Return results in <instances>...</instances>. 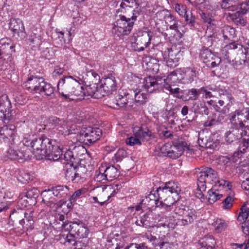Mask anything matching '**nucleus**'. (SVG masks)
Masks as SVG:
<instances>
[{"label":"nucleus","mask_w":249,"mask_h":249,"mask_svg":"<svg viewBox=\"0 0 249 249\" xmlns=\"http://www.w3.org/2000/svg\"><path fill=\"white\" fill-rule=\"evenodd\" d=\"M207 103L209 105L213 106L216 111L220 112L222 114H226L229 112V107H228L227 106H224V107L221 109L220 107L216 105L215 102L213 100L208 101Z\"/></svg>","instance_id":"864d4df0"},{"label":"nucleus","mask_w":249,"mask_h":249,"mask_svg":"<svg viewBox=\"0 0 249 249\" xmlns=\"http://www.w3.org/2000/svg\"><path fill=\"white\" fill-rule=\"evenodd\" d=\"M62 236L63 237L64 241H62V239L60 238V242L64 244L67 243L68 245H72L75 247L74 249H83L84 247L87 246L89 240L87 239H82L80 240L75 241L72 235H67L66 237L63 235Z\"/></svg>","instance_id":"aec40b11"},{"label":"nucleus","mask_w":249,"mask_h":249,"mask_svg":"<svg viewBox=\"0 0 249 249\" xmlns=\"http://www.w3.org/2000/svg\"><path fill=\"white\" fill-rule=\"evenodd\" d=\"M181 76H182V73L181 71H179V70L172 72L167 76L166 79H163L164 80V87L167 86V84L172 85L177 83H181Z\"/></svg>","instance_id":"393cba45"},{"label":"nucleus","mask_w":249,"mask_h":249,"mask_svg":"<svg viewBox=\"0 0 249 249\" xmlns=\"http://www.w3.org/2000/svg\"><path fill=\"white\" fill-rule=\"evenodd\" d=\"M206 189V185L204 183L197 182V188L195 192L196 196L202 200V199H204V195L203 192L205 191Z\"/></svg>","instance_id":"603ef678"},{"label":"nucleus","mask_w":249,"mask_h":249,"mask_svg":"<svg viewBox=\"0 0 249 249\" xmlns=\"http://www.w3.org/2000/svg\"><path fill=\"white\" fill-rule=\"evenodd\" d=\"M156 150L160 152L161 156L173 159L179 158L184 151L189 154L194 153L192 146L182 139L174 141L173 144L167 142L161 146L159 145L156 147Z\"/></svg>","instance_id":"20e7f679"},{"label":"nucleus","mask_w":249,"mask_h":249,"mask_svg":"<svg viewBox=\"0 0 249 249\" xmlns=\"http://www.w3.org/2000/svg\"><path fill=\"white\" fill-rule=\"evenodd\" d=\"M77 221L71 222H64L63 224L62 225V229L63 230L68 231L69 233H70V234H67L66 235L65 234H61L60 235V238L62 239V241H64L63 237V235H64L65 237H66L67 235H72V230H73V225L76 224Z\"/></svg>","instance_id":"a18cd8bd"},{"label":"nucleus","mask_w":249,"mask_h":249,"mask_svg":"<svg viewBox=\"0 0 249 249\" xmlns=\"http://www.w3.org/2000/svg\"><path fill=\"white\" fill-rule=\"evenodd\" d=\"M6 156L11 160H28L32 158V153L30 148L25 145L23 142L18 146L10 147L6 152Z\"/></svg>","instance_id":"9d476101"},{"label":"nucleus","mask_w":249,"mask_h":249,"mask_svg":"<svg viewBox=\"0 0 249 249\" xmlns=\"http://www.w3.org/2000/svg\"><path fill=\"white\" fill-rule=\"evenodd\" d=\"M249 215V208L246 205L243 206L240 209V212L237 217V220L240 223L247 221Z\"/></svg>","instance_id":"37998d69"},{"label":"nucleus","mask_w":249,"mask_h":249,"mask_svg":"<svg viewBox=\"0 0 249 249\" xmlns=\"http://www.w3.org/2000/svg\"><path fill=\"white\" fill-rule=\"evenodd\" d=\"M123 248V244L116 239L109 242L107 245V249H121Z\"/></svg>","instance_id":"4d7b16f0"},{"label":"nucleus","mask_w":249,"mask_h":249,"mask_svg":"<svg viewBox=\"0 0 249 249\" xmlns=\"http://www.w3.org/2000/svg\"><path fill=\"white\" fill-rule=\"evenodd\" d=\"M46 151V156L44 158H47L51 160L57 161L60 160V161H62V148L60 146L53 145L52 144L51 142Z\"/></svg>","instance_id":"f3484780"},{"label":"nucleus","mask_w":249,"mask_h":249,"mask_svg":"<svg viewBox=\"0 0 249 249\" xmlns=\"http://www.w3.org/2000/svg\"><path fill=\"white\" fill-rule=\"evenodd\" d=\"M153 246L157 249H161L165 242L160 238H157L156 237L151 242Z\"/></svg>","instance_id":"338daca9"},{"label":"nucleus","mask_w":249,"mask_h":249,"mask_svg":"<svg viewBox=\"0 0 249 249\" xmlns=\"http://www.w3.org/2000/svg\"><path fill=\"white\" fill-rule=\"evenodd\" d=\"M182 56V53L175 46L167 48L163 53V58L167 66L170 68L178 66Z\"/></svg>","instance_id":"f8f14e48"},{"label":"nucleus","mask_w":249,"mask_h":249,"mask_svg":"<svg viewBox=\"0 0 249 249\" xmlns=\"http://www.w3.org/2000/svg\"><path fill=\"white\" fill-rule=\"evenodd\" d=\"M156 16L160 20H164L167 27H169L170 30L174 31V33H171V37L176 38L181 37V34L178 30V21L168 10H163L159 11L156 13ZM166 31L169 32L168 28Z\"/></svg>","instance_id":"1a4fd4ad"},{"label":"nucleus","mask_w":249,"mask_h":249,"mask_svg":"<svg viewBox=\"0 0 249 249\" xmlns=\"http://www.w3.org/2000/svg\"><path fill=\"white\" fill-rule=\"evenodd\" d=\"M221 61V58L214 54V57L212 59H210V62H207L206 65L208 67L213 68L217 66Z\"/></svg>","instance_id":"13d9d810"},{"label":"nucleus","mask_w":249,"mask_h":249,"mask_svg":"<svg viewBox=\"0 0 249 249\" xmlns=\"http://www.w3.org/2000/svg\"><path fill=\"white\" fill-rule=\"evenodd\" d=\"M214 54L210 50L206 49L202 51L200 53L201 58L203 62L206 64L207 62H210V59L214 57Z\"/></svg>","instance_id":"8fccbe9b"},{"label":"nucleus","mask_w":249,"mask_h":249,"mask_svg":"<svg viewBox=\"0 0 249 249\" xmlns=\"http://www.w3.org/2000/svg\"><path fill=\"white\" fill-rule=\"evenodd\" d=\"M75 159L73 152L68 150L65 153L62 155V161H61L64 164H73Z\"/></svg>","instance_id":"c03bdc74"},{"label":"nucleus","mask_w":249,"mask_h":249,"mask_svg":"<svg viewBox=\"0 0 249 249\" xmlns=\"http://www.w3.org/2000/svg\"><path fill=\"white\" fill-rule=\"evenodd\" d=\"M194 109L196 113L201 114L208 115L209 110L206 105L204 100H199L194 104Z\"/></svg>","instance_id":"c9c22d12"},{"label":"nucleus","mask_w":249,"mask_h":249,"mask_svg":"<svg viewBox=\"0 0 249 249\" xmlns=\"http://www.w3.org/2000/svg\"><path fill=\"white\" fill-rule=\"evenodd\" d=\"M246 112V110L238 109L229 115V120L232 129L238 132H241L246 127L244 123L246 122L244 115Z\"/></svg>","instance_id":"ddd939ff"},{"label":"nucleus","mask_w":249,"mask_h":249,"mask_svg":"<svg viewBox=\"0 0 249 249\" xmlns=\"http://www.w3.org/2000/svg\"><path fill=\"white\" fill-rule=\"evenodd\" d=\"M214 188L211 189L208 192L207 201L210 204H213L223 196L219 191L216 190Z\"/></svg>","instance_id":"f704fd0d"},{"label":"nucleus","mask_w":249,"mask_h":249,"mask_svg":"<svg viewBox=\"0 0 249 249\" xmlns=\"http://www.w3.org/2000/svg\"><path fill=\"white\" fill-rule=\"evenodd\" d=\"M143 66L145 69L152 72L153 73H157L159 70V64L158 61L154 58L147 57L143 61Z\"/></svg>","instance_id":"b1692460"},{"label":"nucleus","mask_w":249,"mask_h":249,"mask_svg":"<svg viewBox=\"0 0 249 249\" xmlns=\"http://www.w3.org/2000/svg\"><path fill=\"white\" fill-rule=\"evenodd\" d=\"M68 192V188L66 186L58 185L55 187L53 188L52 190L48 191L45 190L42 192V195L46 196L45 194L50 193L53 194L54 196L58 197H63L64 195H66Z\"/></svg>","instance_id":"c85d7f7f"},{"label":"nucleus","mask_w":249,"mask_h":249,"mask_svg":"<svg viewBox=\"0 0 249 249\" xmlns=\"http://www.w3.org/2000/svg\"><path fill=\"white\" fill-rule=\"evenodd\" d=\"M213 225L217 232H220L227 228L226 222L221 219H217L213 222Z\"/></svg>","instance_id":"de8ad7c7"},{"label":"nucleus","mask_w":249,"mask_h":249,"mask_svg":"<svg viewBox=\"0 0 249 249\" xmlns=\"http://www.w3.org/2000/svg\"><path fill=\"white\" fill-rule=\"evenodd\" d=\"M127 103V95L125 94H118L116 96L115 102L110 107L116 108L117 107H125Z\"/></svg>","instance_id":"e433bc0d"},{"label":"nucleus","mask_w":249,"mask_h":249,"mask_svg":"<svg viewBox=\"0 0 249 249\" xmlns=\"http://www.w3.org/2000/svg\"><path fill=\"white\" fill-rule=\"evenodd\" d=\"M77 168L71 167L67 170L65 172V177L67 180L69 181H72L73 176L75 175V172Z\"/></svg>","instance_id":"e2e57ef3"},{"label":"nucleus","mask_w":249,"mask_h":249,"mask_svg":"<svg viewBox=\"0 0 249 249\" xmlns=\"http://www.w3.org/2000/svg\"><path fill=\"white\" fill-rule=\"evenodd\" d=\"M100 170H101V166L99 167L98 170H97L95 172L94 177L95 180L98 182L102 181L104 180H108L106 173H104V172L103 173L101 172V171H100Z\"/></svg>","instance_id":"052dcab7"},{"label":"nucleus","mask_w":249,"mask_h":249,"mask_svg":"<svg viewBox=\"0 0 249 249\" xmlns=\"http://www.w3.org/2000/svg\"><path fill=\"white\" fill-rule=\"evenodd\" d=\"M222 33L224 39L230 40L236 36L235 29L230 26H224L222 30Z\"/></svg>","instance_id":"a19ab883"},{"label":"nucleus","mask_w":249,"mask_h":249,"mask_svg":"<svg viewBox=\"0 0 249 249\" xmlns=\"http://www.w3.org/2000/svg\"><path fill=\"white\" fill-rule=\"evenodd\" d=\"M197 181L202 183L214 184V187H221L225 189L231 190L232 187L230 182L225 179H220L217 176V173L210 167H205L199 173Z\"/></svg>","instance_id":"423d86ee"},{"label":"nucleus","mask_w":249,"mask_h":249,"mask_svg":"<svg viewBox=\"0 0 249 249\" xmlns=\"http://www.w3.org/2000/svg\"><path fill=\"white\" fill-rule=\"evenodd\" d=\"M142 80V87L149 93L161 89L164 86V80L160 77L148 76Z\"/></svg>","instance_id":"2eb2a0df"},{"label":"nucleus","mask_w":249,"mask_h":249,"mask_svg":"<svg viewBox=\"0 0 249 249\" xmlns=\"http://www.w3.org/2000/svg\"><path fill=\"white\" fill-rule=\"evenodd\" d=\"M82 70L74 71L73 76L65 77L61 79L57 84V89L60 94L65 99L69 98L71 95L77 97V99H84L86 95L84 89V83H86V77L80 71Z\"/></svg>","instance_id":"f257e3e1"},{"label":"nucleus","mask_w":249,"mask_h":249,"mask_svg":"<svg viewBox=\"0 0 249 249\" xmlns=\"http://www.w3.org/2000/svg\"><path fill=\"white\" fill-rule=\"evenodd\" d=\"M215 90L216 87L212 85H208L200 88V94H202V97L205 99L213 97L211 91H215Z\"/></svg>","instance_id":"79ce46f5"},{"label":"nucleus","mask_w":249,"mask_h":249,"mask_svg":"<svg viewBox=\"0 0 249 249\" xmlns=\"http://www.w3.org/2000/svg\"><path fill=\"white\" fill-rule=\"evenodd\" d=\"M38 89V93L47 96H51L54 92L53 88L50 84L45 82L43 78H42V81L40 83V86H39Z\"/></svg>","instance_id":"473e14b6"},{"label":"nucleus","mask_w":249,"mask_h":249,"mask_svg":"<svg viewBox=\"0 0 249 249\" xmlns=\"http://www.w3.org/2000/svg\"><path fill=\"white\" fill-rule=\"evenodd\" d=\"M50 121L53 125V128L55 129L58 133L64 135H68L70 134L71 130L67 123L63 120L53 117L50 120Z\"/></svg>","instance_id":"6ab92c4d"},{"label":"nucleus","mask_w":249,"mask_h":249,"mask_svg":"<svg viewBox=\"0 0 249 249\" xmlns=\"http://www.w3.org/2000/svg\"><path fill=\"white\" fill-rule=\"evenodd\" d=\"M223 120V116H220L219 114L214 113L208 117L207 121L204 123V126L205 127L211 126Z\"/></svg>","instance_id":"58836bf2"},{"label":"nucleus","mask_w":249,"mask_h":249,"mask_svg":"<svg viewBox=\"0 0 249 249\" xmlns=\"http://www.w3.org/2000/svg\"><path fill=\"white\" fill-rule=\"evenodd\" d=\"M0 48L4 55H11L15 52L14 45L9 39H1L0 41Z\"/></svg>","instance_id":"bb28decb"},{"label":"nucleus","mask_w":249,"mask_h":249,"mask_svg":"<svg viewBox=\"0 0 249 249\" xmlns=\"http://www.w3.org/2000/svg\"><path fill=\"white\" fill-rule=\"evenodd\" d=\"M72 230V236H77V237L82 239H87L89 234V229L85 225L84 223L80 221H77L76 224L73 225Z\"/></svg>","instance_id":"5701e85b"},{"label":"nucleus","mask_w":249,"mask_h":249,"mask_svg":"<svg viewBox=\"0 0 249 249\" xmlns=\"http://www.w3.org/2000/svg\"><path fill=\"white\" fill-rule=\"evenodd\" d=\"M9 26L13 32L18 34L20 33H23L25 30L23 22L19 18H11Z\"/></svg>","instance_id":"a878e982"},{"label":"nucleus","mask_w":249,"mask_h":249,"mask_svg":"<svg viewBox=\"0 0 249 249\" xmlns=\"http://www.w3.org/2000/svg\"><path fill=\"white\" fill-rule=\"evenodd\" d=\"M136 7L135 3H128L125 0H123L120 4V10L122 13L125 14V16L130 17L133 15V11L136 9Z\"/></svg>","instance_id":"2f4dec72"},{"label":"nucleus","mask_w":249,"mask_h":249,"mask_svg":"<svg viewBox=\"0 0 249 249\" xmlns=\"http://www.w3.org/2000/svg\"><path fill=\"white\" fill-rule=\"evenodd\" d=\"M180 188L178 183L175 181H169L165 183L163 187H159L157 190L160 200V205L167 212L173 213L175 207H178L175 202L179 199V194Z\"/></svg>","instance_id":"f03ea898"},{"label":"nucleus","mask_w":249,"mask_h":249,"mask_svg":"<svg viewBox=\"0 0 249 249\" xmlns=\"http://www.w3.org/2000/svg\"><path fill=\"white\" fill-rule=\"evenodd\" d=\"M188 95L190 96L189 99L192 100H196L198 99L200 94V88H193L188 90Z\"/></svg>","instance_id":"bf43d9fd"},{"label":"nucleus","mask_w":249,"mask_h":249,"mask_svg":"<svg viewBox=\"0 0 249 249\" xmlns=\"http://www.w3.org/2000/svg\"><path fill=\"white\" fill-rule=\"evenodd\" d=\"M15 130L16 127L15 125L9 124L3 127L0 132L1 134L4 135L5 137H12L14 134Z\"/></svg>","instance_id":"49530a36"},{"label":"nucleus","mask_w":249,"mask_h":249,"mask_svg":"<svg viewBox=\"0 0 249 249\" xmlns=\"http://www.w3.org/2000/svg\"><path fill=\"white\" fill-rule=\"evenodd\" d=\"M142 89H136L134 91L135 93V100L136 103L140 105H143L146 102L148 98V94Z\"/></svg>","instance_id":"4c0bfd02"},{"label":"nucleus","mask_w":249,"mask_h":249,"mask_svg":"<svg viewBox=\"0 0 249 249\" xmlns=\"http://www.w3.org/2000/svg\"><path fill=\"white\" fill-rule=\"evenodd\" d=\"M79 140L86 141L89 143H93L99 139L102 135L101 130L97 127L89 126L84 128L80 132Z\"/></svg>","instance_id":"4468645a"},{"label":"nucleus","mask_w":249,"mask_h":249,"mask_svg":"<svg viewBox=\"0 0 249 249\" xmlns=\"http://www.w3.org/2000/svg\"><path fill=\"white\" fill-rule=\"evenodd\" d=\"M175 10L180 15L183 16L187 13L186 6L185 5L177 3L175 4Z\"/></svg>","instance_id":"69168bd1"},{"label":"nucleus","mask_w":249,"mask_h":249,"mask_svg":"<svg viewBox=\"0 0 249 249\" xmlns=\"http://www.w3.org/2000/svg\"><path fill=\"white\" fill-rule=\"evenodd\" d=\"M11 104L8 96L3 94L0 96V112L5 117L10 111Z\"/></svg>","instance_id":"cd10ccee"},{"label":"nucleus","mask_w":249,"mask_h":249,"mask_svg":"<svg viewBox=\"0 0 249 249\" xmlns=\"http://www.w3.org/2000/svg\"><path fill=\"white\" fill-rule=\"evenodd\" d=\"M150 41L151 37L149 34L145 32L136 38L135 42L132 43L131 47L135 51H142L144 48L148 47Z\"/></svg>","instance_id":"dca6fc26"},{"label":"nucleus","mask_w":249,"mask_h":249,"mask_svg":"<svg viewBox=\"0 0 249 249\" xmlns=\"http://www.w3.org/2000/svg\"><path fill=\"white\" fill-rule=\"evenodd\" d=\"M215 244L213 237H205L199 241L198 249H213Z\"/></svg>","instance_id":"72a5a7b5"},{"label":"nucleus","mask_w":249,"mask_h":249,"mask_svg":"<svg viewBox=\"0 0 249 249\" xmlns=\"http://www.w3.org/2000/svg\"><path fill=\"white\" fill-rule=\"evenodd\" d=\"M170 220L172 218L179 226H186L193 223L197 218L196 211L188 206L180 205L175 207L173 213L168 214Z\"/></svg>","instance_id":"39448f33"},{"label":"nucleus","mask_w":249,"mask_h":249,"mask_svg":"<svg viewBox=\"0 0 249 249\" xmlns=\"http://www.w3.org/2000/svg\"><path fill=\"white\" fill-rule=\"evenodd\" d=\"M132 131L133 134L125 139V143L130 146L141 145L142 142L150 140L152 137L151 131L140 126L133 127Z\"/></svg>","instance_id":"6e6552de"},{"label":"nucleus","mask_w":249,"mask_h":249,"mask_svg":"<svg viewBox=\"0 0 249 249\" xmlns=\"http://www.w3.org/2000/svg\"><path fill=\"white\" fill-rule=\"evenodd\" d=\"M24 215L22 211H17L14 210L10 213L9 218L13 221L20 220Z\"/></svg>","instance_id":"6e6d98bb"},{"label":"nucleus","mask_w":249,"mask_h":249,"mask_svg":"<svg viewBox=\"0 0 249 249\" xmlns=\"http://www.w3.org/2000/svg\"><path fill=\"white\" fill-rule=\"evenodd\" d=\"M51 142L49 139L45 137L36 138L32 140L25 139L23 140L25 145L31 150L32 156L34 155L38 160L43 159L46 156V150Z\"/></svg>","instance_id":"0eeeda50"},{"label":"nucleus","mask_w":249,"mask_h":249,"mask_svg":"<svg viewBox=\"0 0 249 249\" xmlns=\"http://www.w3.org/2000/svg\"><path fill=\"white\" fill-rule=\"evenodd\" d=\"M128 3H135L136 9L130 17L119 15L113 24L112 33L117 36L128 35L132 28L134 22L142 12V7L138 0H125Z\"/></svg>","instance_id":"7ed1b4c3"},{"label":"nucleus","mask_w":249,"mask_h":249,"mask_svg":"<svg viewBox=\"0 0 249 249\" xmlns=\"http://www.w3.org/2000/svg\"><path fill=\"white\" fill-rule=\"evenodd\" d=\"M142 204L146 205L148 208L152 207L155 205L157 207L160 206L159 197L157 199L155 195L152 193L149 194L142 199Z\"/></svg>","instance_id":"7c9ffc66"},{"label":"nucleus","mask_w":249,"mask_h":249,"mask_svg":"<svg viewBox=\"0 0 249 249\" xmlns=\"http://www.w3.org/2000/svg\"><path fill=\"white\" fill-rule=\"evenodd\" d=\"M116 81L114 76L105 77L101 80V85L94 92L97 98L111 94L116 89Z\"/></svg>","instance_id":"9b49d317"},{"label":"nucleus","mask_w":249,"mask_h":249,"mask_svg":"<svg viewBox=\"0 0 249 249\" xmlns=\"http://www.w3.org/2000/svg\"><path fill=\"white\" fill-rule=\"evenodd\" d=\"M41 81H42L41 77L30 76L23 83V86L31 93H37Z\"/></svg>","instance_id":"a211bd4d"},{"label":"nucleus","mask_w":249,"mask_h":249,"mask_svg":"<svg viewBox=\"0 0 249 249\" xmlns=\"http://www.w3.org/2000/svg\"><path fill=\"white\" fill-rule=\"evenodd\" d=\"M101 171L106 173L108 180L112 181L118 176L117 169L114 166L107 167L105 165H101Z\"/></svg>","instance_id":"c756f323"},{"label":"nucleus","mask_w":249,"mask_h":249,"mask_svg":"<svg viewBox=\"0 0 249 249\" xmlns=\"http://www.w3.org/2000/svg\"><path fill=\"white\" fill-rule=\"evenodd\" d=\"M240 138H243L240 134V131L238 132L235 131V129H232L231 131L227 132L226 134L225 139L227 142L228 143H231L239 139Z\"/></svg>","instance_id":"ea45409f"},{"label":"nucleus","mask_w":249,"mask_h":249,"mask_svg":"<svg viewBox=\"0 0 249 249\" xmlns=\"http://www.w3.org/2000/svg\"><path fill=\"white\" fill-rule=\"evenodd\" d=\"M87 192L86 188H81L76 190L70 198L71 201H74L77 199L81 195L85 194Z\"/></svg>","instance_id":"0e129e2a"},{"label":"nucleus","mask_w":249,"mask_h":249,"mask_svg":"<svg viewBox=\"0 0 249 249\" xmlns=\"http://www.w3.org/2000/svg\"><path fill=\"white\" fill-rule=\"evenodd\" d=\"M181 71V83H189L193 82L194 78L198 74V71L194 68H184L179 70Z\"/></svg>","instance_id":"412c9836"},{"label":"nucleus","mask_w":249,"mask_h":249,"mask_svg":"<svg viewBox=\"0 0 249 249\" xmlns=\"http://www.w3.org/2000/svg\"><path fill=\"white\" fill-rule=\"evenodd\" d=\"M82 69H84V70L83 71H80V73H82V72L84 73V75L86 77V81L88 80L87 77H89V79L93 78L96 80L100 79L99 75L92 70L87 71L86 73H85L84 72L85 70V67H79V68H77L76 70H82Z\"/></svg>","instance_id":"09e8293b"},{"label":"nucleus","mask_w":249,"mask_h":249,"mask_svg":"<svg viewBox=\"0 0 249 249\" xmlns=\"http://www.w3.org/2000/svg\"><path fill=\"white\" fill-rule=\"evenodd\" d=\"M86 180V176L84 173H81L79 169H76L75 175L73 176L72 182L74 183H83Z\"/></svg>","instance_id":"5fc2aeb1"},{"label":"nucleus","mask_w":249,"mask_h":249,"mask_svg":"<svg viewBox=\"0 0 249 249\" xmlns=\"http://www.w3.org/2000/svg\"><path fill=\"white\" fill-rule=\"evenodd\" d=\"M233 201V198L230 196H227L226 198L222 202V208L224 210H230L232 206V202Z\"/></svg>","instance_id":"680f3d73"},{"label":"nucleus","mask_w":249,"mask_h":249,"mask_svg":"<svg viewBox=\"0 0 249 249\" xmlns=\"http://www.w3.org/2000/svg\"><path fill=\"white\" fill-rule=\"evenodd\" d=\"M242 50L243 46L235 42H232L225 45L221 50V54L223 57L227 60L228 62L231 61V55L232 52L235 49Z\"/></svg>","instance_id":"4be33fe9"},{"label":"nucleus","mask_w":249,"mask_h":249,"mask_svg":"<svg viewBox=\"0 0 249 249\" xmlns=\"http://www.w3.org/2000/svg\"><path fill=\"white\" fill-rule=\"evenodd\" d=\"M242 137H244V140L247 141V144H249V126H246L244 129L241 131Z\"/></svg>","instance_id":"774afa93"},{"label":"nucleus","mask_w":249,"mask_h":249,"mask_svg":"<svg viewBox=\"0 0 249 249\" xmlns=\"http://www.w3.org/2000/svg\"><path fill=\"white\" fill-rule=\"evenodd\" d=\"M25 218H22L19 220V224L23 227H26L28 228L32 226L34 224V221L32 216L28 215V213H24Z\"/></svg>","instance_id":"3c124183"}]
</instances>
